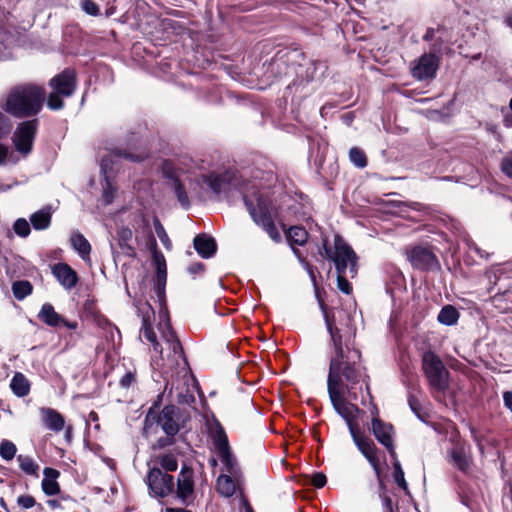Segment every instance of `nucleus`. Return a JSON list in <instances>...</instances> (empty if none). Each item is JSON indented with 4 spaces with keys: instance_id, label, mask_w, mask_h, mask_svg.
<instances>
[{
    "instance_id": "1",
    "label": "nucleus",
    "mask_w": 512,
    "mask_h": 512,
    "mask_svg": "<svg viewBox=\"0 0 512 512\" xmlns=\"http://www.w3.org/2000/svg\"><path fill=\"white\" fill-rule=\"evenodd\" d=\"M324 316L334 348L327 380L328 394L335 411L345 419L350 429L356 406L346 402L343 392L346 390L351 399L356 400L358 397L357 385L365 380L359 365L361 354L359 350L352 348L354 332L351 326L348 323H337L327 313Z\"/></svg>"
},
{
    "instance_id": "2",
    "label": "nucleus",
    "mask_w": 512,
    "mask_h": 512,
    "mask_svg": "<svg viewBox=\"0 0 512 512\" xmlns=\"http://www.w3.org/2000/svg\"><path fill=\"white\" fill-rule=\"evenodd\" d=\"M276 180L272 169L264 163V168L254 167L250 171V179L240 183L233 171L222 174L210 173L203 176V182L215 193L220 194L230 188H235L242 194L245 206L252 219L261 225L268 235L275 241L281 236L274 224L273 206L269 196V189Z\"/></svg>"
},
{
    "instance_id": "3",
    "label": "nucleus",
    "mask_w": 512,
    "mask_h": 512,
    "mask_svg": "<svg viewBox=\"0 0 512 512\" xmlns=\"http://www.w3.org/2000/svg\"><path fill=\"white\" fill-rule=\"evenodd\" d=\"M270 68L279 76L288 75L293 71L296 79L288 85L287 90L298 97H306L314 91L311 82L317 70V62L307 60L299 49H281L273 57Z\"/></svg>"
},
{
    "instance_id": "4",
    "label": "nucleus",
    "mask_w": 512,
    "mask_h": 512,
    "mask_svg": "<svg viewBox=\"0 0 512 512\" xmlns=\"http://www.w3.org/2000/svg\"><path fill=\"white\" fill-rule=\"evenodd\" d=\"M322 257L331 260L337 272V287L345 294L352 291V286L347 277L354 278L358 270V256L350 245L340 236L334 237V249L329 245L327 238H323L319 249Z\"/></svg>"
},
{
    "instance_id": "5",
    "label": "nucleus",
    "mask_w": 512,
    "mask_h": 512,
    "mask_svg": "<svg viewBox=\"0 0 512 512\" xmlns=\"http://www.w3.org/2000/svg\"><path fill=\"white\" fill-rule=\"evenodd\" d=\"M45 89L36 84L26 83L12 87L1 108L15 118H28L37 115L44 104Z\"/></svg>"
},
{
    "instance_id": "6",
    "label": "nucleus",
    "mask_w": 512,
    "mask_h": 512,
    "mask_svg": "<svg viewBox=\"0 0 512 512\" xmlns=\"http://www.w3.org/2000/svg\"><path fill=\"white\" fill-rule=\"evenodd\" d=\"M146 158L144 152H129L126 149H113L106 155H103L100 162L101 173L103 174L105 185L103 187V198L106 204H111L114 199L115 189L112 180L115 173L119 171L120 161L125 159L130 162H142Z\"/></svg>"
},
{
    "instance_id": "7",
    "label": "nucleus",
    "mask_w": 512,
    "mask_h": 512,
    "mask_svg": "<svg viewBox=\"0 0 512 512\" xmlns=\"http://www.w3.org/2000/svg\"><path fill=\"white\" fill-rule=\"evenodd\" d=\"M209 435L216 450L217 456L223 465L226 474L240 477L241 471L235 456L231 452L227 434L218 420L209 427Z\"/></svg>"
},
{
    "instance_id": "8",
    "label": "nucleus",
    "mask_w": 512,
    "mask_h": 512,
    "mask_svg": "<svg viewBox=\"0 0 512 512\" xmlns=\"http://www.w3.org/2000/svg\"><path fill=\"white\" fill-rule=\"evenodd\" d=\"M422 368L433 392L445 393L449 387V371L440 357L432 351L424 352Z\"/></svg>"
},
{
    "instance_id": "9",
    "label": "nucleus",
    "mask_w": 512,
    "mask_h": 512,
    "mask_svg": "<svg viewBox=\"0 0 512 512\" xmlns=\"http://www.w3.org/2000/svg\"><path fill=\"white\" fill-rule=\"evenodd\" d=\"M130 226L121 225L117 228V242L122 252L128 257H135L136 251L131 241L133 239V230L136 233L135 239L138 240L139 234L150 232L148 219L144 214L137 211L131 214Z\"/></svg>"
},
{
    "instance_id": "10",
    "label": "nucleus",
    "mask_w": 512,
    "mask_h": 512,
    "mask_svg": "<svg viewBox=\"0 0 512 512\" xmlns=\"http://www.w3.org/2000/svg\"><path fill=\"white\" fill-rule=\"evenodd\" d=\"M158 329L161 334V339L164 341L167 349L169 350V358H171V364H175L177 366H179L181 362L186 364L181 342L170 325L166 308L164 311H161V321L158 324Z\"/></svg>"
},
{
    "instance_id": "11",
    "label": "nucleus",
    "mask_w": 512,
    "mask_h": 512,
    "mask_svg": "<svg viewBox=\"0 0 512 512\" xmlns=\"http://www.w3.org/2000/svg\"><path fill=\"white\" fill-rule=\"evenodd\" d=\"M145 482L154 498H166L174 492V477L158 467L149 470Z\"/></svg>"
},
{
    "instance_id": "12",
    "label": "nucleus",
    "mask_w": 512,
    "mask_h": 512,
    "mask_svg": "<svg viewBox=\"0 0 512 512\" xmlns=\"http://www.w3.org/2000/svg\"><path fill=\"white\" fill-rule=\"evenodd\" d=\"M37 129V119L23 121L16 127L12 141L16 151L23 157H26L32 151Z\"/></svg>"
},
{
    "instance_id": "13",
    "label": "nucleus",
    "mask_w": 512,
    "mask_h": 512,
    "mask_svg": "<svg viewBox=\"0 0 512 512\" xmlns=\"http://www.w3.org/2000/svg\"><path fill=\"white\" fill-rule=\"evenodd\" d=\"M173 494L186 506L192 504L195 500L194 471L185 463L181 467L176 484L174 483Z\"/></svg>"
},
{
    "instance_id": "14",
    "label": "nucleus",
    "mask_w": 512,
    "mask_h": 512,
    "mask_svg": "<svg viewBox=\"0 0 512 512\" xmlns=\"http://www.w3.org/2000/svg\"><path fill=\"white\" fill-rule=\"evenodd\" d=\"M350 434L353 438V441L359 451L363 454V456L368 460L370 465L373 467L376 475L380 476V462L379 458L376 454L377 448L374 442L366 437H362L359 435L358 431L354 427V425H350Z\"/></svg>"
},
{
    "instance_id": "15",
    "label": "nucleus",
    "mask_w": 512,
    "mask_h": 512,
    "mask_svg": "<svg viewBox=\"0 0 512 512\" xmlns=\"http://www.w3.org/2000/svg\"><path fill=\"white\" fill-rule=\"evenodd\" d=\"M179 409L174 405L165 406L157 417V424L168 436H175L180 430Z\"/></svg>"
},
{
    "instance_id": "16",
    "label": "nucleus",
    "mask_w": 512,
    "mask_h": 512,
    "mask_svg": "<svg viewBox=\"0 0 512 512\" xmlns=\"http://www.w3.org/2000/svg\"><path fill=\"white\" fill-rule=\"evenodd\" d=\"M413 267L420 270H432L438 266L437 257L426 247L416 246L409 253Z\"/></svg>"
},
{
    "instance_id": "17",
    "label": "nucleus",
    "mask_w": 512,
    "mask_h": 512,
    "mask_svg": "<svg viewBox=\"0 0 512 512\" xmlns=\"http://www.w3.org/2000/svg\"><path fill=\"white\" fill-rule=\"evenodd\" d=\"M51 88L62 93L64 97H70L76 88V74L72 69H65L50 80Z\"/></svg>"
},
{
    "instance_id": "18",
    "label": "nucleus",
    "mask_w": 512,
    "mask_h": 512,
    "mask_svg": "<svg viewBox=\"0 0 512 512\" xmlns=\"http://www.w3.org/2000/svg\"><path fill=\"white\" fill-rule=\"evenodd\" d=\"M371 429L375 438L388 450L390 456L396 458L392 440L393 426L381 421L379 418H373Z\"/></svg>"
},
{
    "instance_id": "19",
    "label": "nucleus",
    "mask_w": 512,
    "mask_h": 512,
    "mask_svg": "<svg viewBox=\"0 0 512 512\" xmlns=\"http://www.w3.org/2000/svg\"><path fill=\"white\" fill-rule=\"evenodd\" d=\"M438 61L434 54H424L412 69V75L418 80H426L436 75Z\"/></svg>"
},
{
    "instance_id": "20",
    "label": "nucleus",
    "mask_w": 512,
    "mask_h": 512,
    "mask_svg": "<svg viewBox=\"0 0 512 512\" xmlns=\"http://www.w3.org/2000/svg\"><path fill=\"white\" fill-rule=\"evenodd\" d=\"M52 274L67 290L74 288L78 282V275L67 263H57L52 267Z\"/></svg>"
},
{
    "instance_id": "21",
    "label": "nucleus",
    "mask_w": 512,
    "mask_h": 512,
    "mask_svg": "<svg viewBox=\"0 0 512 512\" xmlns=\"http://www.w3.org/2000/svg\"><path fill=\"white\" fill-rule=\"evenodd\" d=\"M193 245L196 252L204 259L213 257L217 250L215 239L205 233L198 234L193 240Z\"/></svg>"
},
{
    "instance_id": "22",
    "label": "nucleus",
    "mask_w": 512,
    "mask_h": 512,
    "mask_svg": "<svg viewBox=\"0 0 512 512\" xmlns=\"http://www.w3.org/2000/svg\"><path fill=\"white\" fill-rule=\"evenodd\" d=\"M42 421L45 427L54 432H60L65 427L64 417L53 408L41 409Z\"/></svg>"
},
{
    "instance_id": "23",
    "label": "nucleus",
    "mask_w": 512,
    "mask_h": 512,
    "mask_svg": "<svg viewBox=\"0 0 512 512\" xmlns=\"http://www.w3.org/2000/svg\"><path fill=\"white\" fill-rule=\"evenodd\" d=\"M43 474L44 478L41 482L43 492L48 496L58 494L60 487L56 479L60 476V472L54 468L46 467Z\"/></svg>"
},
{
    "instance_id": "24",
    "label": "nucleus",
    "mask_w": 512,
    "mask_h": 512,
    "mask_svg": "<svg viewBox=\"0 0 512 512\" xmlns=\"http://www.w3.org/2000/svg\"><path fill=\"white\" fill-rule=\"evenodd\" d=\"M70 244L82 260H90L91 245L82 233L73 232L70 236Z\"/></svg>"
},
{
    "instance_id": "25",
    "label": "nucleus",
    "mask_w": 512,
    "mask_h": 512,
    "mask_svg": "<svg viewBox=\"0 0 512 512\" xmlns=\"http://www.w3.org/2000/svg\"><path fill=\"white\" fill-rule=\"evenodd\" d=\"M450 457L453 465L463 473H467L470 468V458L467 455L466 448L461 445H455L450 451Z\"/></svg>"
},
{
    "instance_id": "26",
    "label": "nucleus",
    "mask_w": 512,
    "mask_h": 512,
    "mask_svg": "<svg viewBox=\"0 0 512 512\" xmlns=\"http://www.w3.org/2000/svg\"><path fill=\"white\" fill-rule=\"evenodd\" d=\"M52 209L45 206L30 216V223L35 230H46L51 225Z\"/></svg>"
},
{
    "instance_id": "27",
    "label": "nucleus",
    "mask_w": 512,
    "mask_h": 512,
    "mask_svg": "<svg viewBox=\"0 0 512 512\" xmlns=\"http://www.w3.org/2000/svg\"><path fill=\"white\" fill-rule=\"evenodd\" d=\"M140 338L146 340L153 347V350L156 353L162 354L163 348L162 345L157 341L156 334L151 326L150 317L143 316L142 318V326L140 329Z\"/></svg>"
},
{
    "instance_id": "28",
    "label": "nucleus",
    "mask_w": 512,
    "mask_h": 512,
    "mask_svg": "<svg viewBox=\"0 0 512 512\" xmlns=\"http://www.w3.org/2000/svg\"><path fill=\"white\" fill-rule=\"evenodd\" d=\"M239 477L230 474H221L217 479V491L224 497L235 494Z\"/></svg>"
},
{
    "instance_id": "29",
    "label": "nucleus",
    "mask_w": 512,
    "mask_h": 512,
    "mask_svg": "<svg viewBox=\"0 0 512 512\" xmlns=\"http://www.w3.org/2000/svg\"><path fill=\"white\" fill-rule=\"evenodd\" d=\"M38 318L50 327H57L63 321V317L58 314L50 303L42 305L38 313Z\"/></svg>"
},
{
    "instance_id": "30",
    "label": "nucleus",
    "mask_w": 512,
    "mask_h": 512,
    "mask_svg": "<svg viewBox=\"0 0 512 512\" xmlns=\"http://www.w3.org/2000/svg\"><path fill=\"white\" fill-rule=\"evenodd\" d=\"M460 317V313L458 310L448 304L441 308L440 312L438 313L437 320L439 323L446 325V326H453L457 324Z\"/></svg>"
},
{
    "instance_id": "31",
    "label": "nucleus",
    "mask_w": 512,
    "mask_h": 512,
    "mask_svg": "<svg viewBox=\"0 0 512 512\" xmlns=\"http://www.w3.org/2000/svg\"><path fill=\"white\" fill-rule=\"evenodd\" d=\"M11 390L18 397H24L30 392V383L22 373H16L10 383Z\"/></svg>"
},
{
    "instance_id": "32",
    "label": "nucleus",
    "mask_w": 512,
    "mask_h": 512,
    "mask_svg": "<svg viewBox=\"0 0 512 512\" xmlns=\"http://www.w3.org/2000/svg\"><path fill=\"white\" fill-rule=\"evenodd\" d=\"M169 180H170L169 185L174 190V193H175L180 205L184 209H188L190 207V200H189L188 194H187L183 184L181 183V181L178 178L173 177V176H170Z\"/></svg>"
},
{
    "instance_id": "33",
    "label": "nucleus",
    "mask_w": 512,
    "mask_h": 512,
    "mask_svg": "<svg viewBox=\"0 0 512 512\" xmlns=\"http://www.w3.org/2000/svg\"><path fill=\"white\" fill-rule=\"evenodd\" d=\"M289 244L303 246L308 239V232L304 227L292 226L289 228L286 234Z\"/></svg>"
},
{
    "instance_id": "34",
    "label": "nucleus",
    "mask_w": 512,
    "mask_h": 512,
    "mask_svg": "<svg viewBox=\"0 0 512 512\" xmlns=\"http://www.w3.org/2000/svg\"><path fill=\"white\" fill-rule=\"evenodd\" d=\"M166 264L164 257L161 256V261L157 260V285L156 294L159 300L164 301L165 283H166Z\"/></svg>"
},
{
    "instance_id": "35",
    "label": "nucleus",
    "mask_w": 512,
    "mask_h": 512,
    "mask_svg": "<svg viewBox=\"0 0 512 512\" xmlns=\"http://www.w3.org/2000/svg\"><path fill=\"white\" fill-rule=\"evenodd\" d=\"M17 461L19 463V467L24 473L27 475L38 476L40 467L32 457L20 454L17 456Z\"/></svg>"
},
{
    "instance_id": "36",
    "label": "nucleus",
    "mask_w": 512,
    "mask_h": 512,
    "mask_svg": "<svg viewBox=\"0 0 512 512\" xmlns=\"http://www.w3.org/2000/svg\"><path fill=\"white\" fill-rule=\"evenodd\" d=\"M33 286L27 280L15 281L12 284V292L17 300H23L32 293Z\"/></svg>"
},
{
    "instance_id": "37",
    "label": "nucleus",
    "mask_w": 512,
    "mask_h": 512,
    "mask_svg": "<svg viewBox=\"0 0 512 512\" xmlns=\"http://www.w3.org/2000/svg\"><path fill=\"white\" fill-rule=\"evenodd\" d=\"M159 464L163 472H174L178 468V460L172 453H166L159 457Z\"/></svg>"
},
{
    "instance_id": "38",
    "label": "nucleus",
    "mask_w": 512,
    "mask_h": 512,
    "mask_svg": "<svg viewBox=\"0 0 512 512\" xmlns=\"http://www.w3.org/2000/svg\"><path fill=\"white\" fill-rule=\"evenodd\" d=\"M17 504L21 509H34V512H40L43 509L42 505L36 503L35 498L28 494L18 496Z\"/></svg>"
},
{
    "instance_id": "39",
    "label": "nucleus",
    "mask_w": 512,
    "mask_h": 512,
    "mask_svg": "<svg viewBox=\"0 0 512 512\" xmlns=\"http://www.w3.org/2000/svg\"><path fill=\"white\" fill-rule=\"evenodd\" d=\"M349 159L358 168H364L367 166V157L364 151L358 147H353L350 149Z\"/></svg>"
},
{
    "instance_id": "40",
    "label": "nucleus",
    "mask_w": 512,
    "mask_h": 512,
    "mask_svg": "<svg viewBox=\"0 0 512 512\" xmlns=\"http://www.w3.org/2000/svg\"><path fill=\"white\" fill-rule=\"evenodd\" d=\"M17 448L16 445L9 441V440H3L0 443V456L2 459L6 461H10L15 457Z\"/></svg>"
},
{
    "instance_id": "41",
    "label": "nucleus",
    "mask_w": 512,
    "mask_h": 512,
    "mask_svg": "<svg viewBox=\"0 0 512 512\" xmlns=\"http://www.w3.org/2000/svg\"><path fill=\"white\" fill-rule=\"evenodd\" d=\"M435 30L437 38L436 42L432 44V49L434 51H440L442 49L443 44L447 42L449 39L448 30L446 27L442 25H438V27L435 28Z\"/></svg>"
},
{
    "instance_id": "42",
    "label": "nucleus",
    "mask_w": 512,
    "mask_h": 512,
    "mask_svg": "<svg viewBox=\"0 0 512 512\" xmlns=\"http://www.w3.org/2000/svg\"><path fill=\"white\" fill-rule=\"evenodd\" d=\"M154 227L155 232L161 241V243L164 245L165 248L171 249L172 243L168 237V234L166 233L163 225L160 223L159 219L157 217L154 218Z\"/></svg>"
},
{
    "instance_id": "43",
    "label": "nucleus",
    "mask_w": 512,
    "mask_h": 512,
    "mask_svg": "<svg viewBox=\"0 0 512 512\" xmlns=\"http://www.w3.org/2000/svg\"><path fill=\"white\" fill-rule=\"evenodd\" d=\"M13 230L18 236L25 238L31 232L30 223L24 218H18L13 224Z\"/></svg>"
},
{
    "instance_id": "44",
    "label": "nucleus",
    "mask_w": 512,
    "mask_h": 512,
    "mask_svg": "<svg viewBox=\"0 0 512 512\" xmlns=\"http://www.w3.org/2000/svg\"><path fill=\"white\" fill-rule=\"evenodd\" d=\"M393 465H394L393 477H394L395 483L403 490H407L408 486H407V482L405 481V478H404V472L401 467V464L399 463L398 460H395Z\"/></svg>"
},
{
    "instance_id": "45",
    "label": "nucleus",
    "mask_w": 512,
    "mask_h": 512,
    "mask_svg": "<svg viewBox=\"0 0 512 512\" xmlns=\"http://www.w3.org/2000/svg\"><path fill=\"white\" fill-rule=\"evenodd\" d=\"M62 97H64L62 95V93H58L56 91H53L52 93H50V95L48 96V99H47V106L51 109V110H60L63 108L64 106V103H63V100H62Z\"/></svg>"
},
{
    "instance_id": "46",
    "label": "nucleus",
    "mask_w": 512,
    "mask_h": 512,
    "mask_svg": "<svg viewBox=\"0 0 512 512\" xmlns=\"http://www.w3.org/2000/svg\"><path fill=\"white\" fill-rule=\"evenodd\" d=\"M136 383V372L135 370H127L119 380V385L128 389Z\"/></svg>"
},
{
    "instance_id": "47",
    "label": "nucleus",
    "mask_w": 512,
    "mask_h": 512,
    "mask_svg": "<svg viewBox=\"0 0 512 512\" xmlns=\"http://www.w3.org/2000/svg\"><path fill=\"white\" fill-rule=\"evenodd\" d=\"M81 9L88 15L98 16L100 14L99 6L92 0H81Z\"/></svg>"
},
{
    "instance_id": "48",
    "label": "nucleus",
    "mask_w": 512,
    "mask_h": 512,
    "mask_svg": "<svg viewBox=\"0 0 512 512\" xmlns=\"http://www.w3.org/2000/svg\"><path fill=\"white\" fill-rule=\"evenodd\" d=\"M408 404H409V407L411 408V410L413 411V413L418 418H421V410H422L421 403L417 399V397L414 396L412 393H409V395H408Z\"/></svg>"
},
{
    "instance_id": "49",
    "label": "nucleus",
    "mask_w": 512,
    "mask_h": 512,
    "mask_svg": "<svg viewBox=\"0 0 512 512\" xmlns=\"http://www.w3.org/2000/svg\"><path fill=\"white\" fill-rule=\"evenodd\" d=\"M501 169L506 176L512 178V151L502 159Z\"/></svg>"
},
{
    "instance_id": "50",
    "label": "nucleus",
    "mask_w": 512,
    "mask_h": 512,
    "mask_svg": "<svg viewBox=\"0 0 512 512\" xmlns=\"http://www.w3.org/2000/svg\"><path fill=\"white\" fill-rule=\"evenodd\" d=\"M11 129V122L7 116L0 111V138L6 135Z\"/></svg>"
},
{
    "instance_id": "51",
    "label": "nucleus",
    "mask_w": 512,
    "mask_h": 512,
    "mask_svg": "<svg viewBox=\"0 0 512 512\" xmlns=\"http://www.w3.org/2000/svg\"><path fill=\"white\" fill-rule=\"evenodd\" d=\"M327 478L323 473H316L312 477V484L315 488H322L325 486Z\"/></svg>"
},
{
    "instance_id": "52",
    "label": "nucleus",
    "mask_w": 512,
    "mask_h": 512,
    "mask_svg": "<svg viewBox=\"0 0 512 512\" xmlns=\"http://www.w3.org/2000/svg\"><path fill=\"white\" fill-rule=\"evenodd\" d=\"M172 444H174V436L168 435H166L165 437H160L156 442V446L160 449L170 446Z\"/></svg>"
},
{
    "instance_id": "53",
    "label": "nucleus",
    "mask_w": 512,
    "mask_h": 512,
    "mask_svg": "<svg viewBox=\"0 0 512 512\" xmlns=\"http://www.w3.org/2000/svg\"><path fill=\"white\" fill-rule=\"evenodd\" d=\"M436 38H437V34H436L435 28H433V27L427 28V30L423 36V40L426 42H431V45H432L433 43L436 42Z\"/></svg>"
},
{
    "instance_id": "54",
    "label": "nucleus",
    "mask_w": 512,
    "mask_h": 512,
    "mask_svg": "<svg viewBox=\"0 0 512 512\" xmlns=\"http://www.w3.org/2000/svg\"><path fill=\"white\" fill-rule=\"evenodd\" d=\"M503 401L505 407L512 412V391H506L503 393Z\"/></svg>"
},
{
    "instance_id": "55",
    "label": "nucleus",
    "mask_w": 512,
    "mask_h": 512,
    "mask_svg": "<svg viewBox=\"0 0 512 512\" xmlns=\"http://www.w3.org/2000/svg\"><path fill=\"white\" fill-rule=\"evenodd\" d=\"M8 152H9L8 147H6L3 144H0V165L5 163L7 156H8Z\"/></svg>"
},
{
    "instance_id": "56",
    "label": "nucleus",
    "mask_w": 512,
    "mask_h": 512,
    "mask_svg": "<svg viewBox=\"0 0 512 512\" xmlns=\"http://www.w3.org/2000/svg\"><path fill=\"white\" fill-rule=\"evenodd\" d=\"M204 269V265L202 263H196L189 267V272L191 274H196Z\"/></svg>"
},
{
    "instance_id": "57",
    "label": "nucleus",
    "mask_w": 512,
    "mask_h": 512,
    "mask_svg": "<svg viewBox=\"0 0 512 512\" xmlns=\"http://www.w3.org/2000/svg\"><path fill=\"white\" fill-rule=\"evenodd\" d=\"M60 325H63L71 330H75L78 327L77 322H75V321L70 322V321L65 320L64 318H63V321H61Z\"/></svg>"
},
{
    "instance_id": "58",
    "label": "nucleus",
    "mask_w": 512,
    "mask_h": 512,
    "mask_svg": "<svg viewBox=\"0 0 512 512\" xmlns=\"http://www.w3.org/2000/svg\"><path fill=\"white\" fill-rule=\"evenodd\" d=\"M291 247H292L293 253H294V254H295V256L299 259V261H300L301 263H303V264H304V263H306V262H305V259H304V257H303V255H302V253H301V251H300L299 249L295 248L293 245H292Z\"/></svg>"
},
{
    "instance_id": "59",
    "label": "nucleus",
    "mask_w": 512,
    "mask_h": 512,
    "mask_svg": "<svg viewBox=\"0 0 512 512\" xmlns=\"http://www.w3.org/2000/svg\"><path fill=\"white\" fill-rule=\"evenodd\" d=\"M165 512H191L190 510L186 509V508H172V507H167Z\"/></svg>"
},
{
    "instance_id": "60",
    "label": "nucleus",
    "mask_w": 512,
    "mask_h": 512,
    "mask_svg": "<svg viewBox=\"0 0 512 512\" xmlns=\"http://www.w3.org/2000/svg\"><path fill=\"white\" fill-rule=\"evenodd\" d=\"M384 505L387 510L392 511V500L389 497L384 498Z\"/></svg>"
},
{
    "instance_id": "61",
    "label": "nucleus",
    "mask_w": 512,
    "mask_h": 512,
    "mask_svg": "<svg viewBox=\"0 0 512 512\" xmlns=\"http://www.w3.org/2000/svg\"><path fill=\"white\" fill-rule=\"evenodd\" d=\"M504 124L506 127H512V116L505 117Z\"/></svg>"
},
{
    "instance_id": "62",
    "label": "nucleus",
    "mask_w": 512,
    "mask_h": 512,
    "mask_svg": "<svg viewBox=\"0 0 512 512\" xmlns=\"http://www.w3.org/2000/svg\"><path fill=\"white\" fill-rule=\"evenodd\" d=\"M89 419L91 421H97L98 420V414L96 412H94V411H91L89 413Z\"/></svg>"
},
{
    "instance_id": "63",
    "label": "nucleus",
    "mask_w": 512,
    "mask_h": 512,
    "mask_svg": "<svg viewBox=\"0 0 512 512\" xmlns=\"http://www.w3.org/2000/svg\"><path fill=\"white\" fill-rule=\"evenodd\" d=\"M506 23L512 28V13L506 18Z\"/></svg>"
},
{
    "instance_id": "64",
    "label": "nucleus",
    "mask_w": 512,
    "mask_h": 512,
    "mask_svg": "<svg viewBox=\"0 0 512 512\" xmlns=\"http://www.w3.org/2000/svg\"><path fill=\"white\" fill-rule=\"evenodd\" d=\"M0 506L7 510L6 503L2 498L0 499Z\"/></svg>"
}]
</instances>
